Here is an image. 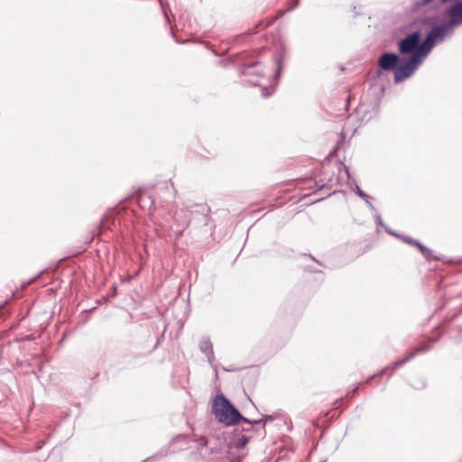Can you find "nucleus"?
Returning a JSON list of instances; mask_svg holds the SVG:
<instances>
[{
  "label": "nucleus",
  "instance_id": "f257e3e1",
  "mask_svg": "<svg viewBox=\"0 0 462 462\" xmlns=\"http://www.w3.org/2000/svg\"><path fill=\"white\" fill-rule=\"evenodd\" d=\"M212 413L215 418L226 426L236 425L243 421L249 425H256L262 420H249L243 417L239 411L224 395H217L212 405Z\"/></svg>",
  "mask_w": 462,
  "mask_h": 462
},
{
  "label": "nucleus",
  "instance_id": "f03ea898",
  "mask_svg": "<svg viewBox=\"0 0 462 462\" xmlns=\"http://www.w3.org/2000/svg\"><path fill=\"white\" fill-rule=\"evenodd\" d=\"M445 14L450 17L448 22L433 26L428 32L436 43L443 42L453 34L454 28L462 24V0L448 7Z\"/></svg>",
  "mask_w": 462,
  "mask_h": 462
},
{
  "label": "nucleus",
  "instance_id": "7ed1b4c3",
  "mask_svg": "<svg viewBox=\"0 0 462 462\" xmlns=\"http://www.w3.org/2000/svg\"><path fill=\"white\" fill-rule=\"evenodd\" d=\"M263 66L259 62H253L251 64L246 63L243 66L241 73L248 78V81L254 85L262 88V96L263 97H269L273 91V84L270 83L269 88L263 85L265 80L263 75Z\"/></svg>",
  "mask_w": 462,
  "mask_h": 462
},
{
  "label": "nucleus",
  "instance_id": "20e7f679",
  "mask_svg": "<svg viewBox=\"0 0 462 462\" xmlns=\"http://www.w3.org/2000/svg\"><path fill=\"white\" fill-rule=\"evenodd\" d=\"M417 56H411V58L402 66H397L394 70V82L400 83L411 77L420 64Z\"/></svg>",
  "mask_w": 462,
  "mask_h": 462
},
{
  "label": "nucleus",
  "instance_id": "39448f33",
  "mask_svg": "<svg viewBox=\"0 0 462 462\" xmlns=\"http://www.w3.org/2000/svg\"><path fill=\"white\" fill-rule=\"evenodd\" d=\"M420 41V32L415 31L398 42V50L401 54H411V56L417 53L418 46Z\"/></svg>",
  "mask_w": 462,
  "mask_h": 462
},
{
  "label": "nucleus",
  "instance_id": "423d86ee",
  "mask_svg": "<svg viewBox=\"0 0 462 462\" xmlns=\"http://www.w3.org/2000/svg\"><path fill=\"white\" fill-rule=\"evenodd\" d=\"M400 60V56L396 53L383 52L378 60V66L383 70L390 71L393 69L394 71Z\"/></svg>",
  "mask_w": 462,
  "mask_h": 462
},
{
  "label": "nucleus",
  "instance_id": "0eeeda50",
  "mask_svg": "<svg viewBox=\"0 0 462 462\" xmlns=\"http://www.w3.org/2000/svg\"><path fill=\"white\" fill-rule=\"evenodd\" d=\"M435 44L436 42L433 40V38L430 35L427 34L423 42H420L417 53H415L413 56H417L419 60L422 62L423 58L426 57L430 52Z\"/></svg>",
  "mask_w": 462,
  "mask_h": 462
},
{
  "label": "nucleus",
  "instance_id": "6e6552de",
  "mask_svg": "<svg viewBox=\"0 0 462 462\" xmlns=\"http://www.w3.org/2000/svg\"><path fill=\"white\" fill-rule=\"evenodd\" d=\"M430 347H431L430 344H423V345L418 346L416 349L409 352L408 355L404 358L394 362L393 364L392 368L393 369H396L397 367H399V366L404 365L405 363L409 362L411 359H412L417 355L422 354V353H425V352L429 351L430 349Z\"/></svg>",
  "mask_w": 462,
  "mask_h": 462
},
{
  "label": "nucleus",
  "instance_id": "1a4fd4ad",
  "mask_svg": "<svg viewBox=\"0 0 462 462\" xmlns=\"http://www.w3.org/2000/svg\"><path fill=\"white\" fill-rule=\"evenodd\" d=\"M251 438L252 434L239 432V430L236 429L233 432L231 445L237 449L244 448Z\"/></svg>",
  "mask_w": 462,
  "mask_h": 462
},
{
  "label": "nucleus",
  "instance_id": "9d476101",
  "mask_svg": "<svg viewBox=\"0 0 462 462\" xmlns=\"http://www.w3.org/2000/svg\"><path fill=\"white\" fill-rule=\"evenodd\" d=\"M199 350L207 356L208 362L213 365L215 356L213 351V345L208 337H204L199 345Z\"/></svg>",
  "mask_w": 462,
  "mask_h": 462
},
{
  "label": "nucleus",
  "instance_id": "9b49d317",
  "mask_svg": "<svg viewBox=\"0 0 462 462\" xmlns=\"http://www.w3.org/2000/svg\"><path fill=\"white\" fill-rule=\"evenodd\" d=\"M417 247L420 249V253L427 260L438 259L433 255L432 251L430 248L423 245L421 243H417Z\"/></svg>",
  "mask_w": 462,
  "mask_h": 462
},
{
  "label": "nucleus",
  "instance_id": "f8f14e48",
  "mask_svg": "<svg viewBox=\"0 0 462 462\" xmlns=\"http://www.w3.org/2000/svg\"><path fill=\"white\" fill-rule=\"evenodd\" d=\"M386 231H387L389 234H391V235H393V236H394L401 237V236H399L398 234H396L395 232H393V231H392V230H390V229H388V228H386ZM402 240H403L405 243H407V244H409V245H415V246H417V243H420L419 241H417V240H415V239H412V238H410V237H404V236H402Z\"/></svg>",
  "mask_w": 462,
  "mask_h": 462
},
{
  "label": "nucleus",
  "instance_id": "ddd939ff",
  "mask_svg": "<svg viewBox=\"0 0 462 462\" xmlns=\"http://www.w3.org/2000/svg\"><path fill=\"white\" fill-rule=\"evenodd\" d=\"M275 62H276V65H277V69H276L274 77L273 79V81H276L277 80V78L280 76L281 69H282V58L280 56L275 58Z\"/></svg>",
  "mask_w": 462,
  "mask_h": 462
},
{
  "label": "nucleus",
  "instance_id": "4468645a",
  "mask_svg": "<svg viewBox=\"0 0 462 462\" xmlns=\"http://www.w3.org/2000/svg\"><path fill=\"white\" fill-rule=\"evenodd\" d=\"M433 0H416L415 3H414V6L416 8H420V7H422V6H425L429 4H430Z\"/></svg>",
  "mask_w": 462,
  "mask_h": 462
},
{
  "label": "nucleus",
  "instance_id": "2eb2a0df",
  "mask_svg": "<svg viewBox=\"0 0 462 462\" xmlns=\"http://www.w3.org/2000/svg\"><path fill=\"white\" fill-rule=\"evenodd\" d=\"M356 193L360 197L362 198L363 199H366L368 198V195L364 192L358 185H356Z\"/></svg>",
  "mask_w": 462,
  "mask_h": 462
},
{
  "label": "nucleus",
  "instance_id": "dca6fc26",
  "mask_svg": "<svg viewBox=\"0 0 462 462\" xmlns=\"http://www.w3.org/2000/svg\"><path fill=\"white\" fill-rule=\"evenodd\" d=\"M365 202L367 204V206L369 207L370 210L373 212V213H376V209L374 207V205L371 203L370 201V197L368 196V198L366 199H364Z\"/></svg>",
  "mask_w": 462,
  "mask_h": 462
},
{
  "label": "nucleus",
  "instance_id": "f3484780",
  "mask_svg": "<svg viewBox=\"0 0 462 462\" xmlns=\"http://www.w3.org/2000/svg\"><path fill=\"white\" fill-rule=\"evenodd\" d=\"M365 202L367 204V206L369 207L370 210L373 212V213H376V209L374 207V205L371 203L370 201V197L368 196V198L366 199H364Z\"/></svg>",
  "mask_w": 462,
  "mask_h": 462
},
{
  "label": "nucleus",
  "instance_id": "a211bd4d",
  "mask_svg": "<svg viewBox=\"0 0 462 462\" xmlns=\"http://www.w3.org/2000/svg\"><path fill=\"white\" fill-rule=\"evenodd\" d=\"M245 424L247 425V427H242V429H241V430H239V432L251 434V427L253 425H249L248 423H245Z\"/></svg>",
  "mask_w": 462,
  "mask_h": 462
},
{
  "label": "nucleus",
  "instance_id": "6ab92c4d",
  "mask_svg": "<svg viewBox=\"0 0 462 462\" xmlns=\"http://www.w3.org/2000/svg\"><path fill=\"white\" fill-rule=\"evenodd\" d=\"M273 418V416L271 415H267V416H263L261 420V421L259 423H262L263 422V427H264L265 423L269 420H272Z\"/></svg>",
  "mask_w": 462,
  "mask_h": 462
},
{
  "label": "nucleus",
  "instance_id": "aec40b11",
  "mask_svg": "<svg viewBox=\"0 0 462 462\" xmlns=\"http://www.w3.org/2000/svg\"><path fill=\"white\" fill-rule=\"evenodd\" d=\"M374 214L375 217L377 226H383V219H382L381 216L378 214V212L376 211V213H374Z\"/></svg>",
  "mask_w": 462,
  "mask_h": 462
},
{
  "label": "nucleus",
  "instance_id": "412c9836",
  "mask_svg": "<svg viewBox=\"0 0 462 462\" xmlns=\"http://www.w3.org/2000/svg\"><path fill=\"white\" fill-rule=\"evenodd\" d=\"M160 3H161V5H162V10H163L164 15H165V16H166V18L168 19L167 10H166L165 5H164V3H163L162 0H160Z\"/></svg>",
  "mask_w": 462,
  "mask_h": 462
},
{
  "label": "nucleus",
  "instance_id": "4be33fe9",
  "mask_svg": "<svg viewBox=\"0 0 462 462\" xmlns=\"http://www.w3.org/2000/svg\"><path fill=\"white\" fill-rule=\"evenodd\" d=\"M387 370H388V367L383 368V369L380 372V374H384Z\"/></svg>",
  "mask_w": 462,
  "mask_h": 462
},
{
  "label": "nucleus",
  "instance_id": "5701e85b",
  "mask_svg": "<svg viewBox=\"0 0 462 462\" xmlns=\"http://www.w3.org/2000/svg\"><path fill=\"white\" fill-rule=\"evenodd\" d=\"M149 199H151V204L153 205L154 204V199H152L151 197H149Z\"/></svg>",
  "mask_w": 462,
  "mask_h": 462
}]
</instances>
